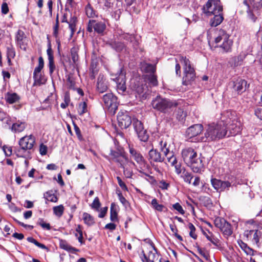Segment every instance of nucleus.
I'll list each match as a JSON object with an SVG mask.
<instances>
[{"label": "nucleus", "instance_id": "f257e3e1", "mask_svg": "<svg viewBox=\"0 0 262 262\" xmlns=\"http://www.w3.org/2000/svg\"><path fill=\"white\" fill-rule=\"evenodd\" d=\"M227 135V130L224 126V123L221 118V121H219L217 124H211L208 125L204 137L201 139L197 138L194 142L214 141L225 137Z\"/></svg>", "mask_w": 262, "mask_h": 262}, {"label": "nucleus", "instance_id": "f03ea898", "mask_svg": "<svg viewBox=\"0 0 262 262\" xmlns=\"http://www.w3.org/2000/svg\"><path fill=\"white\" fill-rule=\"evenodd\" d=\"M222 120L224 126L227 130L228 137L235 136L239 134L242 130L241 123L237 119L235 113L227 112L222 116Z\"/></svg>", "mask_w": 262, "mask_h": 262}, {"label": "nucleus", "instance_id": "7ed1b4c3", "mask_svg": "<svg viewBox=\"0 0 262 262\" xmlns=\"http://www.w3.org/2000/svg\"><path fill=\"white\" fill-rule=\"evenodd\" d=\"M36 141L33 135L25 136L21 138L18 142L19 146L15 149V153L18 157L25 158L30 154Z\"/></svg>", "mask_w": 262, "mask_h": 262}, {"label": "nucleus", "instance_id": "20e7f679", "mask_svg": "<svg viewBox=\"0 0 262 262\" xmlns=\"http://www.w3.org/2000/svg\"><path fill=\"white\" fill-rule=\"evenodd\" d=\"M179 61L182 64L183 70L182 84L187 86L190 85L195 78V72L191 66L189 59L183 56H179Z\"/></svg>", "mask_w": 262, "mask_h": 262}, {"label": "nucleus", "instance_id": "39448f33", "mask_svg": "<svg viewBox=\"0 0 262 262\" xmlns=\"http://www.w3.org/2000/svg\"><path fill=\"white\" fill-rule=\"evenodd\" d=\"M179 103V102L176 101H172L160 96H157L151 102L153 108L163 113H168L173 108L177 107Z\"/></svg>", "mask_w": 262, "mask_h": 262}, {"label": "nucleus", "instance_id": "423d86ee", "mask_svg": "<svg viewBox=\"0 0 262 262\" xmlns=\"http://www.w3.org/2000/svg\"><path fill=\"white\" fill-rule=\"evenodd\" d=\"M229 37L230 35L225 30H220L214 38V47L220 48L224 52H231L233 41Z\"/></svg>", "mask_w": 262, "mask_h": 262}, {"label": "nucleus", "instance_id": "0eeeda50", "mask_svg": "<svg viewBox=\"0 0 262 262\" xmlns=\"http://www.w3.org/2000/svg\"><path fill=\"white\" fill-rule=\"evenodd\" d=\"M129 152L130 157L137 162L139 165V172L145 176L152 177L148 173L149 166L145 160L142 154L134 147L129 146Z\"/></svg>", "mask_w": 262, "mask_h": 262}, {"label": "nucleus", "instance_id": "6e6552de", "mask_svg": "<svg viewBox=\"0 0 262 262\" xmlns=\"http://www.w3.org/2000/svg\"><path fill=\"white\" fill-rule=\"evenodd\" d=\"M202 10L206 16H210L223 12V8L220 0H208Z\"/></svg>", "mask_w": 262, "mask_h": 262}, {"label": "nucleus", "instance_id": "1a4fd4ad", "mask_svg": "<svg viewBox=\"0 0 262 262\" xmlns=\"http://www.w3.org/2000/svg\"><path fill=\"white\" fill-rule=\"evenodd\" d=\"M158 146L164 156L166 157L167 161L173 162L176 160V156L172 151H170V144L168 141L167 136L162 137L158 139Z\"/></svg>", "mask_w": 262, "mask_h": 262}, {"label": "nucleus", "instance_id": "9d476101", "mask_svg": "<svg viewBox=\"0 0 262 262\" xmlns=\"http://www.w3.org/2000/svg\"><path fill=\"white\" fill-rule=\"evenodd\" d=\"M103 107L112 115H114L118 109V103L117 97L112 93H107L102 98Z\"/></svg>", "mask_w": 262, "mask_h": 262}, {"label": "nucleus", "instance_id": "9b49d317", "mask_svg": "<svg viewBox=\"0 0 262 262\" xmlns=\"http://www.w3.org/2000/svg\"><path fill=\"white\" fill-rule=\"evenodd\" d=\"M110 156V160L119 163L120 167L124 169L126 164L128 162V158L122 148H118L117 150L111 149Z\"/></svg>", "mask_w": 262, "mask_h": 262}, {"label": "nucleus", "instance_id": "f8f14e48", "mask_svg": "<svg viewBox=\"0 0 262 262\" xmlns=\"http://www.w3.org/2000/svg\"><path fill=\"white\" fill-rule=\"evenodd\" d=\"M133 119L129 115L127 111H120L117 115V121L118 126L121 129H126L132 123Z\"/></svg>", "mask_w": 262, "mask_h": 262}, {"label": "nucleus", "instance_id": "ddd939ff", "mask_svg": "<svg viewBox=\"0 0 262 262\" xmlns=\"http://www.w3.org/2000/svg\"><path fill=\"white\" fill-rule=\"evenodd\" d=\"M106 28L105 23L102 21H97L95 20H90L86 30L89 32H92L93 30L98 34H102Z\"/></svg>", "mask_w": 262, "mask_h": 262}, {"label": "nucleus", "instance_id": "4468645a", "mask_svg": "<svg viewBox=\"0 0 262 262\" xmlns=\"http://www.w3.org/2000/svg\"><path fill=\"white\" fill-rule=\"evenodd\" d=\"M230 83L233 91L238 94H241L245 92L249 86V84H247V81L240 78L231 81Z\"/></svg>", "mask_w": 262, "mask_h": 262}, {"label": "nucleus", "instance_id": "2eb2a0df", "mask_svg": "<svg viewBox=\"0 0 262 262\" xmlns=\"http://www.w3.org/2000/svg\"><path fill=\"white\" fill-rule=\"evenodd\" d=\"M203 159L204 158L200 154L188 165L194 172L201 173L205 170V166L203 161Z\"/></svg>", "mask_w": 262, "mask_h": 262}, {"label": "nucleus", "instance_id": "dca6fc26", "mask_svg": "<svg viewBox=\"0 0 262 262\" xmlns=\"http://www.w3.org/2000/svg\"><path fill=\"white\" fill-rule=\"evenodd\" d=\"M199 155L196 151L191 147L186 148L182 151V156L184 162L188 165Z\"/></svg>", "mask_w": 262, "mask_h": 262}, {"label": "nucleus", "instance_id": "f3484780", "mask_svg": "<svg viewBox=\"0 0 262 262\" xmlns=\"http://www.w3.org/2000/svg\"><path fill=\"white\" fill-rule=\"evenodd\" d=\"M165 156H162L161 154L156 149L152 148L148 152V160L152 165L153 163L163 162L165 160Z\"/></svg>", "mask_w": 262, "mask_h": 262}, {"label": "nucleus", "instance_id": "a211bd4d", "mask_svg": "<svg viewBox=\"0 0 262 262\" xmlns=\"http://www.w3.org/2000/svg\"><path fill=\"white\" fill-rule=\"evenodd\" d=\"M203 127L202 124H194L187 129L186 135L190 139L199 135L203 131Z\"/></svg>", "mask_w": 262, "mask_h": 262}, {"label": "nucleus", "instance_id": "6ab92c4d", "mask_svg": "<svg viewBox=\"0 0 262 262\" xmlns=\"http://www.w3.org/2000/svg\"><path fill=\"white\" fill-rule=\"evenodd\" d=\"M152 249L149 250L147 254L145 253L144 251H142L143 258H142L143 262H154L157 259V251L154 245H151V247Z\"/></svg>", "mask_w": 262, "mask_h": 262}, {"label": "nucleus", "instance_id": "aec40b11", "mask_svg": "<svg viewBox=\"0 0 262 262\" xmlns=\"http://www.w3.org/2000/svg\"><path fill=\"white\" fill-rule=\"evenodd\" d=\"M246 55L245 52H242L237 56L231 57L228 61V64L233 68L241 66Z\"/></svg>", "mask_w": 262, "mask_h": 262}, {"label": "nucleus", "instance_id": "412c9836", "mask_svg": "<svg viewBox=\"0 0 262 262\" xmlns=\"http://www.w3.org/2000/svg\"><path fill=\"white\" fill-rule=\"evenodd\" d=\"M48 58L49 60L48 67L49 68V73L51 76L55 69V65L54 61L53 52L51 48V43L49 42L48 45V49L47 50Z\"/></svg>", "mask_w": 262, "mask_h": 262}, {"label": "nucleus", "instance_id": "4be33fe9", "mask_svg": "<svg viewBox=\"0 0 262 262\" xmlns=\"http://www.w3.org/2000/svg\"><path fill=\"white\" fill-rule=\"evenodd\" d=\"M97 88L98 91L101 93L105 92L108 88V82L104 76L102 74H100L98 77Z\"/></svg>", "mask_w": 262, "mask_h": 262}, {"label": "nucleus", "instance_id": "5701e85b", "mask_svg": "<svg viewBox=\"0 0 262 262\" xmlns=\"http://www.w3.org/2000/svg\"><path fill=\"white\" fill-rule=\"evenodd\" d=\"M117 90L119 93L123 94L126 90L125 75L121 73L116 78Z\"/></svg>", "mask_w": 262, "mask_h": 262}, {"label": "nucleus", "instance_id": "b1692460", "mask_svg": "<svg viewBox=\"0 0 262 262\" xmlns=\"http://www.w3.org/2000/svg\"><path fill=\"white\" fill-rule=\"evenodd\" d=\"M244 4L246 5L248 7V9L247 10V17L249 19H250L252 22H255L257 17L254 14L253 10L254 9L258 10L256 8H254L251 5L250 2L247 0L244 1Z\"/></svg>", "mask_w": 262, "mask_h": 262}, {"label": "nucleus", "instance_id": "393cba45", "mask_svg": "<svg viewBox=\"0 0 262 262\" xmlns=\"http://www.w3.org/2000/svg\"><path fill=\"white\" fill-rule=\"evenodd\" d=\"M213 17L210 20V24L211 27H216L220 25L224 20L223 12L213 14Z\"/></svg>", "mask_w": 262, "mask_h": 262}, {"label": "nucleus", "instance_id": "a878e982", "mask_svg": "<svg viewBox=\"0 0 262 262\" xmlns=\"http://www.w3.org/2000/svg\"><path fill=\"white\" fill-rule=\"evenodd\" d=\"M33 78L34 79V85L40 86L45 84L47 81V79L42 73L33 75Z\"/></svg>", "mask_w": 262, "mask_h": 262}, {"label": "nucleus", "instance_id": "bb28decb", "mask_svg": "<svg viewBox=\"0 0 262 262\" xmlns=\"http://www.w3.org/2000/svg\"><path fill=\"white\" fill-rule=\"evenodd\" d=\"M5 100L9 104H13L20 99V97L15 93L8 92L5 95Z\"/></svg>", "mask_w": 262, "mask_h": 262}, {"label": "nucleus", "instance_id": "cd10ccee", "mask_svg": "<svg viewBox=\"0 0 262 262\" xmlns=\"http://www.w3.org/2000/svg\"><path fill=\"white\" fill-rule=\"evenodd\" d=\"M203 234L206 238L210 241L213 245L216 247H219L220 245V240L215 237L212 232L208 230V233L203 231Z\"/></svg>", "mask_w": 262, "mask_h": 262}, {"label": "nucleus", "instance_id": "c85d7f7f", "mask_svg": "<svg viewBox=\"0 0 262 262\" xmlns=\"http://www.w3.org/2000/svg\"><path fill=\"white\" fill-rule=\"evenodd\" d=\"M60 248L71 253L78 251L79 250L71 246L66 240L61 239L59 242Z\"/></svg>", "mask_w": 262, "mask_h": 262}, {"label": "nucleus", "instance_id": "c756f323", "mask_svg": "<svg viewBox=\"0 0 262 262\" xmlns=\"http://www.w3.org/2000/svg\"><path fill=\"white\" fill-rule=\"evenodd\" d=\"M117 210V205L115 203H112L110 208V220L112 222L118 221Z\"/></svg>", "mask_w": 262, "mask_h": 262}, {"label": "nucleus", "instance_id": "7c9ffc66", "mask_svg": "<svg viewBox=\"0 0 262 262\" xmlns=\"http://www.w3.org/2000/svg\"><path fill=\"white\" fill-rule=\"evenodd\" d=\"M85 13L89 18H95L97 17V12L93 8L90 3L85 7Z\"/></svg>", "mask_w": 262, "mask_h": 262}, {"label": "nucleus", "instance_id": "2f4dec72", "mask_svg": "<svg viewBox=\"0 0 262 262\" xmlns=\"http://www.w3.org/2000/svg\"><path fill=\"white\" fill-rule=\"evenodd\" d=\"M82 219L84 224L88 226H92L95 224L94 217L87 212H84L83 213Z\"/></svg>", "mask_w": 262, "mask_h": 262}, {"label": "nucleus", "instance_id": "473e14b6", "mask_svg": "<svg viewBox=\"0 0 262 262\" xmlns=\"http://www.w3.org/2000/svg\"><path fill=\"white\" fill-rule=\"evenodd\" d=\"M141 69L145 73H148L150 74H154L156 71V67L152 64L146 62L142 63Z\"/></svg>", "mask_w": 262, "mask_h": 262}, {"label": "nucleus", "instance_id": "72a5a7b5", "mask_svg": "<svg viewBox=\"0 0 262 262\" xmlns=\"http://www.w3.org/2000/svg\"><path fill=\"white\" fill-rule=\"evenodd\" d=\"M75 236L81 244H84L83 240L82 227L80 225H78L75 229Z\"/></svg>", "mask_w": 262, "mask_h": 262}, {"label": "nucleus", "instance_id": "f704fd0d", "mask_svg": "<svg viewBox=\"0 0 262 262\" xmlns=\"http://www.w3.org/2000/svg\"><path fill=\"white\" fill-rule=\"evenodd\" d=\"M228 223L224 218L221 217H216L214 220V224L215 226L220 229V230L223 229V227Z\"/></svg>", "mask_w": 262, "mask_h": 262}, {"label": "nucleus", "instance_id": "c9c22d12", "mask_svg": "<svg viewBox=\"0 0 262 262\" xmlns=\"http://www.w3.org/2000/svg\"><path fill=\"white\" fill-rule=\"evenodd\" d=\"M241 249L247 254L252 255L254 254V251L252 249L248 246L247 244L240 241L238 242Z\"/></svg>", "mask_w": 262, "mask_h": 262}, {"label": "nucleus", "instance_id": "e433bc0d", "mask_svg": "<svg viewBox=\"0 0 262 262\" xmlns=\"http://www.w3.org/2000/svg\"><path fill=\"white\" fill-rule=\"evenodd\" d=\"M110 46L117 52L122 51L125 47L124 45L119 41H114L110 43Z\"/></svg>", "mask_w": 262, "mask_h": 262}, {"label": "nucleus", "instance_id": "4c0bfd02", "mask_svg": "<svg viewBox=\"0 0 262 262\" xmlns=\"http://www.w3.org/2000/svg\"><path fill=\"white\" fill-rule=\"evenodd\" d=\"M26 127V125L24 122H17L14 123L12 126V130L15 132H21Z\"/></svg>", "mask_w": 262, "mask_h": 262}, {"label": "nucleus", "instance_id": "58836bf2", "mask_svg": "<svg viewBox=\"0 0 262 262\" xmlns=\"http://www.w3.org/2000/svg\"><path fill=\"white\" fill-rule=\"evenodd\" d=\"M44 198L48 201L52 202H57L58 201L57 197L52 193V191H47L43 194Z\"/></svg>", "mask_w": 262, "mask_h": 262}, {"label": "nucleus", "instance_id": "ea45409f", "mask_svg": "<svg viewBox=\"0 0 262 262\" xmlns=\"http://www.w3.org/2000/svg\"><path fill=\"white\" fill-rule=\"evenodd\" d=\"M168 162L169 163H170V164L172 166H174L175 172L178 175L181 174L183 172V171L184 170V169H185L184 167H182L180 163H178V161H177V160L176 158L175 161H173V162H171L170 161H168Z\"/></svg>", "mask_w": 262, "mask_h": 262}, {"label": "nucleus", "instance_id": "a19ab883", "mask_svg": "<svg viewBox=\"0 0 262 262\" xmlns=\"http://www.w3.org/2000/svg\"><path fill=\"white\" fill-rule=\"evenodd\" d=\"M181 174V177L183 179L184 181L189 184H191V180L193 178L192 174L190 172L186 171L185 169H184Z\"/></svg>", "mask_w": 262, "mask_h": 262}, {"label": "nucleus", "instance_id": "79ce46f5", "mask_svg": "<svg viewBox=\"0 0 262 262\" xmlns=\"http://www.w3.org/2000/svg\"><path fill=\"white\" fill-rule=\"evenodd\" d=\"M221 231L225 236H230L233 233L232 228L231 227V224L228 222L223 227V229H222Z\"/></svg>", "mask_w": 262, "mask_h": 262}, {"label": "nucleus", "instance_id": "37998d69", "mask_svg": "<svg viewBox=\"0 0 262 262\" xmlns=\"http://www.w3.org/2000/svg\"><path fill=\"white\" fill-rule=\"evenodd\" d=\"M133 124L136 133L144 129L143 123L136 118L133 119Z\"/></svg>", "mask_w": 262, "mask_h": 262}, {"label": "nucleus", "instance_id": "c03bdc74", "mask_svg": "<svg viewBox=\"0 0 262 262\" xmlns=\"http://www.w3.org/2000/svg\"><path fill=\"white\" fill-rule=\"evenodd\" d=\"M44 67V61L43 59L41 56H40L38 58V64L35 68L34 71L33 72V75H36V74L41 73V70L43 69Z\"/></svg>", "mask_w": 262, "mask_h": 262}, {"label": "nucleus", "instance_id": "a18cd8bd", "mask_svg": "<svg viewBox=\"0 0 262 262\" xmlns=\"http://www.w3.org/2000/svg\"><path fill=\"white\" fill-rule=\"evenodd\" d=\"M136 133L140 141L146 142L148 139V134H147L146 130L144 129V128Z\"/></svg>", "mask_w": 262, "mask_h": 262}, {"label": "nucleus", "instance_id": "49530a36", "mask_svg": "<svg viewBox=\"0 0 262 262\" xmlns=\"http://www.w3.org/2000/svg\"><path fill=\"white\" fill-rule=\"evenodd\" d=\"M64 208L62 205L55 206L53 208L54 213L55 215L59 217L62 215L64 212Z\"/></svg>", "mask_w": 262, "mask_h": 262}, {"label": "nucleus", "instance_id": "de8ad7c7", "mask_svg": "<svg viewBox=\"0 0 262 262\" xmlns=\"http://www.w3.org/2000/svg\"><path fill=\"white\" fill-rule=\"evenodd\" d=\"M177 119L180 121H183L186 116V113L183 111V109L181 107H178L176 111Z\"/></svg>", "mask_w": 262, "mask_h": 262}, {"label": "nucleus", "instance_id": "09e8293b", "mask_svg": "<svg viewBox=\"0 0 262 262\" xmlns=\"http://www.w3.org/2000/svg\"><path fill=\"white\" fill-rule=\"evenodd\" d=\"M78 51V49L76 47H73L71 49V57H72V59L74 64L77 63V62L78 61V59H79Z\"/></svg>", "mask_w": 262, "mask_h": 262}, {"label": "nucleus", "instance_id": "8fccbe9b", "mask_svg": "<svg viewBox=\"0 0 262 262\" xmlns=\"http://www.w3.org/2000/svg\"><path fill=\"white\" fill-rule=\"evenodd\" d=\"M151 204L153 208L160 212H162L165 208L164 205L158 204V201L156 199L152 200Z\"/></svg>", "mask_w": 262, "mask_h": 262}, {"label": "nucleus", "instance_id": "3c124183", "mask_svg": "<svg viewBox=\"0 0 262 262\" xmlns=\"http://www.w3.org/2000/svg\"><path fill=\"white\" fill-rule=\"evenodd\" d=\"M147 86L146 84H138L137 86L134 87L135 91L139 95H141L143 93H146Z\"/></svg>", "mask_w": 262, "mask_h": 262}, {"label": "nucleus", "instance_id": "603ef678", "mask_svg": "<svg viewBox=\"0 0 262 262\" xmlns=\"http://www.w3.org/2000/svg\"><path fill=\"white\" fill-rule=\"evenodd\" d=\"M78 112L80 115H82L87 112V104L85 102L83 101L79 103Z\"/></svg>", "mask_w": 262, "mask_h": 262}, {"label": "nucleus", "instance_id": "864d4df0", "mask_svg": "<svg viewBox=\"0 0 262 262\" xmlns=\"http://www.w3.org/2000/svg\"><path fill=\"white\" fill-rule=\"evenodd\" d=\"M121 39H123L128 42H132L135 39L134 35L129 33H123L120 36Z\"/></svg>", "mask_w": 262, "mask_h": 262}, {"label": "nucleus", "instance_id": "5fc2aeb1", "mask_svg": "<svg viewBox=\"0 0 262 262\" xmlns=\"http://www.w3.org/2000/svg\"><path fill=\"white\" fill-rule=\"evenodd\" d=\"M231 186V184L229 181H223L221 180L220 184V190H219V191H223L226 189H228Z\"/></svg>", "mask_w": 262, "mask_h": 262}, {"label": "nucleus", "instance_id": "6e6d98bb", "mask_svg": "<svg viewBox=\"0 0 262 262\" xmlns=\"http://www.w3.org/2000/svg\"><path fill=\"white\" fill-rule=\"evenodd\" d=\"M147 79L149 81V83L153 86H157L158 84L157 76L154 74H150L148 76Z\"/></svg>", "mask_w": 262, "mask_h": 262}, {"label": "nucleus", "instance_id": "4d7b16f0", "mask_svg": "<svg viewBox=\"0 0 262 262\" xmlns=\"http://www.w3.org/2000/svg\"><path fill=\"white\" fill-rule=\"evenodd\" d=\"M77 18L76 17L73 16L71 18L70 21L68 23L69 24V28L70 29L71 31L72 34H73L74 32L75 31V26H76V21Z\"/></svg>", "mask_w": 262, "mask_h": 262}, {"label": "nucleus", "instance_id": "13d9d810", "mask_svg": "<svg viewBox=\"0 0 262 262\" xmlns=\"http://www.w3.org/2000/svg\"><path fill=\"white\" fill-rule=\"evenodd\" d=\"M254 233L253 237V241L255 243L258 244L259 242V237L260 236V232L257 230L249 231V234H251Z\"/></svg>", "mask_w": 262, "mask_h": 262}, {"label": "nucleus", "instance_id": "bf43d9fd", "mask_svg": "<svg viewBox=\"0 0 262 262\" xmlns=\"http://www.w3.org/2000/svg\"><path fill=\"white\" fill-rule=\"evenodd\" d=\"M15 56V49L12 45L7 47V57L14 58Z\"/></svg>", "mask_w": 262, "mask_h": 262}, {"label": "nucleus", "instance_id": "052dcab7", "mask_svg": "<svg viewBox=\"0 0 262 262\" xmlns=\"http://www.w3.org/2000/svg\"><path fill=\"white\" fill-rule=\"evenodd\" d=\"M254 8L259 9L262 6V0H247Z\"/></svg>", "mask_w": 262, "mask_h": 262}, {"label": "nucleus", "instance_id": "680f3d73", "mask_svg": "<svg viewBox=\"0 0 262 262\" xmlns=\"http://www.w3.org/2000/svg\"><path fill=\"white\" fill-rule=\"evenodd\" d=\"M70 102V97L68 93H66L64 96V102L61 103L60 106L62 108H66L69 104Z\"/></svg>", "mask_w": 262, "mask_h": 262}, {"label": "nucleus", "instance_id": "e2e57ef3", "mask_svg": "<svg viewBox=\"0 0 262 262\" xmlns=\"http://www.w3.org/2000/svg\"><path fill=\"white\" fill-rule=\"evenodd\" d=\"M188 228L190 229L189 235L193 239H196L197 235L195 233V227L191 223H189Z\"/></svg>", "mask_w": 262, "mask_h": 262}, {"label": "nucleus", "instance_id": "0e129e2a", "mask_svg": "<svg viewBox=\"0 0 262 262\" xmlns=\"http://www.w3.org/2000/svg\"><path fill=\"white\" fill-rule=\"evenodd\" d=\"M25 38V34L23 31L18 30L15 35V40L17 41H20Z\"/></svg>", "mask_w": 262, "mask_h": 262}, {"label": "nucleus", "instance_id": "69168bd1", "mask_svg": "<svg viewBox=\"0 0 262 262\" xmlns=\"http://www.w3.org/2000/svg\"><path fill=\"white\" fill-rule=\"evenodd\" d=\"M100 206H101V204L99 201V198L98 197H96L94 199L92 204L91 205V208L93 209H96L97 210H98Z\"/></svg>", "mask_w": 262, "mask_h": 262}, {"label": "nucleus", "instance_id": "338daca9", "mask_svg": "<svg viewBox=\"0 0 262 262\" xmlns=\"http://www.w3.org/2000/svg\"><path fill=\"white\" fill-rule=\"evenodd\" d=\"M221 180L213 178L211 180V183L213 187L217 191L220 190V184Z\"/></svg>", "mask_w": 262, "mask_h": 262}, {"label": "nucleus", "instance_id": "774afa93", "mask_svg": "<svg viewBox=\"0 0 262 262\" xmlns=\"http://www.w3.org/2000/svg\"><path fill=\"white\" fill-rule=\"evenodd\" d=\"M38 224L42 228L47 230H50L51 228L50 224L45 223L42 219H39Z\"/></svg>", "mask_w": 262, "mask_h": 262}]
</instances>
